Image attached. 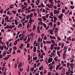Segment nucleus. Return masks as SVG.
<instances>
[{
    "mask_svg": "<svg viewBox=\"0 0 75 75\" xmlns=\"http://www.w3.org/2000/svg\"><path fill=\"white\" fill-rule=\"evenodd\" d=\"M48 63H50V62L52 61V58L51 57H49V59L47 60Z\"/></svg>",
    "mask_w": 75,
    "mask_h": 75,
    "instance_id": "1",
    "label": "nucleus"
},
{
    "mask_svg": "<svg viewBox=\"0 0 75 75\" xmlns=\"http://www.w3.org/2000/svg\"><path fill=\"white\" fill-rule=\"evenodd\" d=\"M63 16H61V15H59L58 18L59 19L60 18V20H62V18Z\"/></svg>",
    "mask_w": 75,
    "mask_h": 75,
    "instance_id": "2",
    "label": "nucleus"
},
{
    "mask_svg": "<svg viewBox=\"0 0 75 75\" xmlns=\"http://www.w3.org/2000/svg\"><path fill=\"white\" fill-rule=\"evenodd\" d=\"M4 47V45H3L2 46H0V49L2 51H3Z\"/></svg>",
    "mask_w": 75,
    "mask_h": 75,
    "instance_id": "3",
    "label": "nucleus"
},
{
    "mask_svg": "<svg viewBox=\"0 0 75 75\" xmlns=\"http://www.w3.org/2000/svg\"><path fill=\"white\" fill-rule=\"evenodd\" d=\"M33 52H36V50H37V47H33Z\"/></svg>",
    "mask_w": 75,
    "mask_h": 75,
    "instance_id": "4",
    "label": "nucleus"
},
{
    "mask_svg": "<svg viewBox=\"0 0 75 75\" xmlns=\"http://www.w3.org/2000/svg\"><path fill=\"white\" fill-rule=\"evenodd\" d=\"M33 13H31L30 15H29V17L30 18V17H33Z\"/></svg>",
    "mask_w": 75,
    "mask_h": 75,
    "instance_id": "5",
    "label": "nucleus"
},
{
    "mask_svg": "<svg viewBox=\"0 0 75 75\" xmlns=\"http://www.w3.org/2000/svg\"><path fill=\"white\" fill-rule=\"evenodd\" d=\"M57 55H58L59 57H61V55L60 54V53H59V52H58V51H57Z\"/></svg>",
    "mask_w": 75,
    "mask_h": 75,
    "instance_id": "6",
    "label": "nucleus"
},
{
    "mask_svg": "<svg viewBox=\"0 0 75 75\" xmlns=\"http://www.w3.org/2000/svg\"><path fill=\"white\" fill-rule=\"evenodd\" d=\"M6 70L7 69H5L4 70V75H6Z\"/></svg>",
    "mask_w": 75,
    "mask_h": 75,
    "instance_id": "7",
    "label": "nucleus"
},
{
    "mask_svg": "<svg viewBox=\"0 0 75 75\" xmlns=\"http://www.w3.org/2000/svg\"><path fill=\"white\" fill-rule=\"evenodd\" d=\"M12 13H13L14 14H16L17 13V11H12Z\"/></svg>",
    "mask_w": 75,
    "mask_h": 75,
    "instance_id": "8",
    "label": "nucleus"
},
{
    "mask_svg": "<svg viewBox=\"0 0 75 75\" xmlns=\"http://www.w3.org/2000/svg\"><path fill=\"white\" fill-rule=\"evenodd\" d=\"M42 67L43 68V66H42H42H41L39 68V70H40V71L41 70V69H42Z\"/></svg>",
    "mask_w": 75,
    "mask_h": 75,
    "instance_id": "9",
    "label": "nucleus"
},
{
    "mask_svg": "<svg viewBox=\"0 0 75 75\" xmlns=\"http://www.w3.org/2000/svg\"><path fill=\"white\" fill-rule=\"evenodd\" d=\"M70 7L71 8V9H73L75 8V6H70Z\"/></svg>",
    "mask_w": 75,
    "mask_h": 75,
    "instance_id": "10",
    "label": "nucleus"
},
{
    "mask_svg": "<svg viewBox=\"0 0 75 75\" xmlns=\"http://www.w3.org/2000/svg\"><path fill=\"white\" fill-rule=\"evenodd\" d=\"M42 18L43 19V21H45V20H46V18H45V17L42 16Z\"/></svg>",
    "mask_w": 75,
    "mask_h": 75,
    "instance_id": "11",
    "label": "nucleus"
},
{
    "mask_svg": "<svg viewBox=\"0 0 75 75\" xmlns=\"http://www.w3.org/2000/svg\"><path fill=\"white\" fill-rule=\"evenodd\" d=\"M59 65H57L56 66V70H58V69H59Z\"/></svg>",
    "mask_w": 75,
    "mask_h": 75,
    "instance_id": "12",
    "label": "nucleus"
},
{
    "mask_svg": "<svg viewBox=\"0 0 75 75\" xmlns=\"http://www.w3.org/2000/svg\"><path fill=\"white\" fill-rule=\"evenodd\" d=\"M58 13V11H57V10H55V11L54 12V14H55Z\"/></svg>",
    "mask_w": 75,
    "mask_h": 75,
    "instance_id": "13",
    "label": "nucleus"
},
{
    "mask_svg": "<svg viewBox=\"0 0 75 75\" xmlns=\"http://www.w3.org/2000/svg\"><path fill=\"white\" fill-rule=\"evenodd\" d=\"M46 42L47 44H51V41H46Z\"/></svg>",
    "mask_w": 75,
    "mask_h": 75,
    "instance_id": "14",
    "label": "nucleus"
},
{
    "mask_svg": "<svg viewBox=\"0 0 75 75\" xmlns=\"http://www.w3.org/2000/svg\"><path fill=\"white\" fill-rule=\"evenodd\" d=\"M37 57H35L34 58H33V60H37Z\"/></svg>",
    "mask_w": 75,
    "mask_h": 75,
    "instance_id": "15",
    "label": "nucleus"
},
{
    "mask_svg": "<svg viewBox=\"0 0 75 75\" xmlns=\"http://www.w3.org/2000/svg\"><path fill=\"white\" fill-rule=\"evenodd\" d=\"M53 66H51L49 68V69H52L53 68Z\"/></svg>",
    "mask_w": 75,
    "mask_h": 75,
    "instance_id": "16",
    "label": "nucleus"
},
{
    "mask_svg": "<svg viewBox=\"0 0 75 75\" xmlns=\"http://www.w3.org/2000/svg\"><path fill=\"white\" fill-rule=\"evenodd\" d=\"M43 25H44V27H45V28H47V25H46V24H45V23H43Z\"/></svg>",
    "mask_w": 75,
    "mask_h": 75,
    "instance_id": "17",
    "label": "nucleus"
},
{
    "mask_svg": "<svg viewBox=\"0 0 75 75\" xmlns=\"http://www.w3.org/2000/svg\"><path fill=\"white\" fill-rule=\"evenodd\" d=\"M15 23L16 25H17L18 24V22H17L16 20H15Z\"/></svg>",
    "mask_w": 75,
    "mask_h": 75,
    "instance_id": "18",
    "label": "nucleus"
},
{
    "mask_svg": "<svg viewBox=\"0 0 75 75\" xmlns=\"http://www.w3.org/2000/svg\"><path fill=\"white\" fill-rule=\"evenodd\" d=\"M4 10H3V9H1V10L0 11V13H3Z\"/></svg>",
    "mask_w": 75,
    "mask_h": 75,
    "instance_id": "19",
    "label": "nucleus"
},
{
    "mask_svg": "<svg viewBox=\"0 0 75 75\" xmlns=\"http://www.w3.org/2000/svg\"><path fill=\"white\" fill-rule=\"evenodd\" d=\"M51 41L53 44H54L55 43V42L54 41V40H51Z\"/></svg>",
    "mask_w": 75,
    "mask_h": 75,
    "instance_id": "20",
    "label": "nucleus"
},
{
    "mask_svg": "<svg viewBox=\"0 0 75 75\" xmlns=\"http://www.w3.org/2000/svg\"><path fill=\"white\" fill-rule=\"evenodd\" d=\"M24 46V44H21V46L20 47V48H22V46Z\"/></svg>",
    "mask_w": 75,
    "mask_h": 75,
    "instance_id": "21",
    "label": "nucleus"
},
{
    "mask_svg": "<svg viewBox=\"0 0 75 75\" xmlns=\"http://www.w3.org/2000/svg\"><path fill=\"white\" fill-rule=\"evenodd\" d=\"M9 26L7 25L6 27H4V28L5 29H7V28H8Z\"/></svg>",
    "mask_w": 75,
    "mask_h": 75,
    "instance_id": "22",
    "label": "nucleus"
},
{
    "mask_svg": "<svg viewBox=\"0 0 75 75\" xmlns=\"http://www.w3.org/2000/svg\"><path fill=\"white\" fill-rule=\"evenodd\" d=\"M64 48L65 50H67V48H68V47L67 46H64Z\"/></svg>",
    "mask_w": 75,
    "mask_h": 75,
    "instance_id": "23",
    "label": "nucleus"
},
{
    "mask_svg": "<svg viewBox=\"0 0 75 75\" xmlns=\"http://www.w3.org/2000/svg\"><path fill=\"white\" fill-rule=\"evenodd\" d=\"M17 44V40H16L15 42L14 43V44L16 45Z\"/></svg>",
    "mask_w": 75,
    "mask_h": 75,
    "instance_id": "24",
    "label": "nucleus"
},
{
    "mask_svg": "<svg viewBox=\"0 0 75 75\" xmlns=\"http://www.w3.org/2000/svg\"><path fill=\"white\" fill-rule=\"evenodd\" d=\"M57 40H59V41H61V38H60L58 36L57 37Z\"/></svg>",
    "mask_w": 75,
    "mask_h": 75,
    "instance_id": "25",
    "label": "nucleus"
},
{
    "mask_svg": "<svg viewBox=\"0 0 75 75\" xmlns=\"http://www.w3.org/2000/svg\"><path fill=\"white\" fill-rule=\"evenodd\" d=\"M62 68H63V67H59V70L61 71V69H62Z\"/></svg>",
    "mask_w": 75,
    "mask_h": 75,
    "instance_id": "26",
    "label": "nucleus"
},
{
    "mask_svg": "<svg viewBox=\"0 0 75 75\" xmlns=\"http://www.w3.org/2000/svg\"><path fill=\"white\" fill-rule=\"evenodd\" d=\"M57 17H55L54 18V21H57Z\"/></svg>",
    "mask_w": 75,
    "mask_h": 75,
    "instance_id": "27",
    "label": "nucleus"
},
{
    "mask_svg": "<svg viewBox=\"0 0 75 75\" xmlns=\"http://www.w3.org/2000/svg\"><path fill=\"white\" fill-rule=\"evenodd\" d=\"M65 9H63L62 10V13H64V12H65Z\"/></svg>",
    "mask_w": 75,
    "mask_h": 75,
    "instance_id": "28",
    "label": "nucleus"
},
{
    "mask_svg": "<svg viewBox=\"0 0 75 75\" xmlns=\"http://www.w3.org/2000/svg\"><path fill=\"white\" fill-rule=\"evenodd\" d=\"M13 50H17V47L16 46H14L13 47Z\"/></svg>",
    "mask_w": 75,
    "mask_h": 75,
    "instance_id": "29",
    "label": "nucleus"
},
{
    "mask_svg": "<svg viewBox=\"0 0 75 75\" xmlns=\"http://www.w3.org/2000/svg\"><path fill=\"white\" fill-rule=\"evenodd\" d=\"M37 52L38 53V54L39 53V52H41V51L39 50H37Z\"/></svg>",
    "mask_w": 75,
    "mask_h": 75,
    "instance_id": "30",
    "label": "nucleus"
},
{
    "mask_svg": "<svg viewBox=\"0 0 75 75\" xmlns=\"http://www.w3.org/2000/svg\"><path fill=\"white\" fill-rule=\"evenodd\" d=\"M34 17H35V16H37V13H36L34 12Z\"/></svg>",
    "mask_w": 75,
    "mask_h": 75,
    "instance_id": "31",
    "label": "nucleus"
},
{
    "mask_svg": "<svg viewBox=\"0 0 75 75\" xmlns=\"http://www.w3.org/2000/svg\"><path fill=\"white\" fill-rule=\"evenodd\" d=\"M41 40V38H38V42H40V40Z\"/></svg>",
    "mask_w": 75,
    "mask_h": 75,
    "instance_id": "32",
    "label": "nucleus"
},
{
    "mask_svg": "<svg viewBox=\"0 0 75 75\" xmlns=\"http://www.w3.org/2000/svg\"><path fill=\"white\" fill-rule=\"evenodd\" d=\"M53 13H52V12H50V15L51 16H52V17H53V14H52Z\"/></svg>",
    "mask_w": 75,
    "mask_h": 75,
    "instance_id": "33",
    "label": "nucleus"
},
{
    "mask_svg": "<svg viewBox=\"0 0 75 75\" xmlns=\"http://www.w3.org/2000/svg\"><path fill=\"white\" fill-rule=\"evenodd\" d=\"M11 20H8H8L6 21L7 22H11Z\"/></svg>",
    "mask_w": 75,
    "mask_h": 75,
    "instance_id": "34",
    "label": "nucleus"
},
{
    "mask_svg": "<svg viewBox=\"0 0 75 75\" xmlns=\"http://www.w3.org/2000/svg\"><path fill=\"white\" fill-rule=\"evenodd\" d=\"M34 67L35 68H36V67H37V64H36V63H35L34 64Z\"/></svg>",
    "mask_w": 75,
    "mask_h": 75,
    "instance_id": "35",
    "label": "nucleus"
},
{
    "mask_svg": "<svg viewBox=\"0 0 75 75\" xmlns=\"http://www.w3.org/2000/svg\"><path fill=\"white\" fill-rule=\"evenodd\" d=\"M71 65V63H67V66H69V65Z\"/></svg>",
    "mask_w": 75,
    "mask_h": 75,
    "instance_id": "36",
    "label": "nucleus"
},
{
    "mask_svg": "<svg viewBox=\"0 0 75 75\" xmlns=\"http://www.w3.org/2000/svg\"><path fill=\"white\" fill-rule=\"evenodd\" d=\"M66 43H67V44H69V41L67 40L66 41Z\"/></svg>",
    "mask_w": 75,
    "mask_h": 75,
    "instance_id": "37",
    "label": "nucleus"
},
{
    "mask_svg": "<svg viewBox=\"0 0 75 75\" xmlns=\"http://www.w3.org/2000/svg\"><path fill=\"white\" fill-rule=\"evenodd\" d=\"M11 54H10V55H7V57H8V58H9V57H11Z\"/></svg>",
    "mask_w": 75,
    "mask_h": 75,
    "instance_id": "38",
    "label": "nucleus"
},
{
    "mask_svg": "<svg viewBox=\"0 0 75 75\" xmlns=\"http://www.w3.org/2000/svg\"><path fill=\"white\" fill-rule=\"evenodd\" d=\"M34 69V67L32 68L31 70V72H33Z\"/></svg>",
    "mask_w": 75,
    "mask_h": 75,
    "instance_id": "39",
    "label": "nucleus"
},
{
    "mask_svg": "<svg viewBox=\"0 0 75 75\" xmlns=\"http://www.w3.org/2000/svg\"><path fill=\"white\" fill-rule=\"evenodd\" d=\"M0 58H3V54H1L0 55Z\"/></svg>",
    "mask_w": 75,
    "mask_h": 75,
    "instance_id": "40",
    "label": "nucleus"
},
{
    "mask_svg": "<svg viewBox=\"0 0 75 75\" xmlns=\"http://www.w3.org/2000/svg\"><path fill=\"white\" fill-rule=\"evenodd\" d=\"M52 25V22H51L49 24V25Z\"/></svg>",
    "mask_w": 75,
    "mask_h": 75,
    "instance_id": "41",
    "label": "nucleus"
},
{
    "mask_svg": "<svg viewBox=\"0 0 75 75\" xmlns=\"http://www.w3.org/2000/svg\"><path fill=\"white\" fill-rule=\"evenodd\" d=\"M74 61V59H72L70 61V62H71V63H72Z\"/></svg>",
    "mask_w": 75,
    "mask_h": 75,
    "instance_id": "42",
    "label": "nucleus"
},
{
    "mask_svg": "<svg viewBox=\"0 0 75 75\" xmlns=\"http://www.w3.org/2000/svg\"><path fill=\"white\" fill-rule=\"evenodd\" d=\"M72 11H71L69 13V16H70V15H71V14L72 15Z\"/></svg>",
    "mask_w": 75,
    "mask_h": 75,
    "instance_id": "43",
    "label": "nucleus"
},
{
    "mask_svg": "<svg viewBox=\"0 0 75 75\" xmlns=\"http://www.w3.org/2000/svg\"><path fill=\"white\" fill-rule=\"evenodd\" d=\"M54 60L55 61H57L58 59H57L56 57H55L54 59Z\"/></svg>",
    "mask_w": 75,
    "mask_h": 75,
    "instance_id": "44",
    "label": "nucleus"
},
{
    "mask_svg": "<svg viewBox=\"0 0 75 75\" xmlns=\"http://www.w3.org/2000/svg\"><path fill=\"white\" fill-rule=\"evenodd\" d=\"M38 20L39 21H42V18H40H40H39L38 19Z\"/></svg>",
    "mask_w": 75,
    "mask_h": 75,
    "instance_id": "45",
    "label": "nucleus"
},
{
    "mask_svg": "<svg viewBox=\"0 0 75 75\" xmlns=\"http://www.w3.org/2000/svg\"><path fill=\"white\" fill-rule=\"evenodd\" d=\"M57 25H60V22H57Z\"/></svg>",
    "mask_w": 75,
    "mask_h": 75,
    "instance_id": "46",
    "label": "nucleus"
},
{
    "mask_svg": "<svg viewBox=\"0 0 75 75\" xmlns=\"http://www.w3.org/2000/svg\"><path fill=\"white\" fill-rule=\"evenodd\" d=\"M70 38H71V37H69L67 38V40H69Z\"/></svg>",
    "mask_w": 75,
    "mask_h": 75,
    "instance_id": "47",
    "label": "nucleus"
},
{
    "mask_svg": "<svg viewBox=\"0 0 75 75\" xmlns=\"http://www.w3.org/2000/svg\"><path fill=\"white\" fill-rule=\"evenodd\" d=\"M42 44H43V43L42 42L40 44V47L42 48Z\"/></svg>",
    "mask_w": 75,
    "mask_h": 75,
    "instance_id": "48",
    "label": "nucleus"
},
{
    "mask_svg": "<svg viewBox=\"0 0 75 75\" xmlns=\"http://www.w3.org/2000/svg\"><path fill=\"white\" fill-rule=\"evenodd\" d=\"M29 15L26 16V18L27 20H28V18H29Z\"/></svg>",
    "mask_w": 75,
    "mask_h": 75,
    "instance_id": "49",
    "label": "nucleus"
},
{
    "mask_svg": "<svg viewBox=\"0 0 75 75\" xmlns=\"http://www.w3.org/2000/svg\"><path fill=\"white\" fill-rule=\"evenodd\" d=\"M41 64L40 63H38L37 64V67H38V66H40V65Z\"/></svg>",
    "mask_w": 75,
    "mask_h": 75,
    "instance_id": "50",
    "label": "nucleus"
},
{
    "mask_svg": "<svg viewBox=\"0 0 75 75\" xmlns=\"http://www.w3.org/2000/svg\"><path fill=\"white\" fill-rule=\"evenodd\" d=\"M50 28V26H47V27L46 28V30H48V28Z\"/></svg>",
    "mask_w": 75,
    "mask_h": 75,
    "instance_id": "51",
    "label": "nucleus"
},
{
    "mask_svg": "<svg viewBox=\"0 0 75 75\" xmlns=\"http://www.w3.org/2000/svg\"><path fill=\"white\" fill-rule=\"evenodd\" d=\"M40 58H41V59H42V58H43V55H41L40 56Z\"/></svg>",
    "mask_w": 75,
    "mask_h": 75,
    "instance_id": "52",
    "label": "nucleus"
},
{
    "mask_svg": "<svg viewBox=\"0 0 75 75\" xmlns=\"http://www.w3.org/2000/svg\"><path fill=\"white\" fill-rule=\"evenodd\" d=\"M72 41H75V38H72Z\"/></svg>",
    "mask_w": 75,
    "mask_h": 75,
    "instance_id": "53",
    "label": "nucleus"
},
{
    "mask_svg": "<svg viewBox=\"0 0 75 75\" xmlns=\"http://www.w3.org/2000/svg\"><path fill=\"white\" fill-rule=\"evenodd\" d=\"M24 5H26V6H27L28 5V4L27 3H26V2H25L24 3Z\"/></svg>",
    "mask_w": 75,
    "mask_h": 75,
    "instance_id": "54",
    "label": "nucleus"
},
{
    "mask_svg": "<svg viewBox=\"0 0 75 75\" xmlns=\"http://www.w3.org/2000/svg\"><path fill=\"white\" fill-rule=\"evenodd\" d=\"M6 52H4L3 53V57H4V55H6Z\"/></svg>",
    "mask_w": 75,
    "mask_h": 75,
    "instance_id": "55",
    "label": "nucleus"
},
{
    "mask_svg": "<svg viewBox=\"0 0 75 75\" xmlns=\"http://www.w3.org/2000/svg\"><path fill=\"white\" fill-rule=\"evenodd\" d=\"M54 9H57V7L56 6H54Z\"/></svg>",
    "mask_w": 75,
    "mask_h": 75,
    "instance_id": "56",
    "label": "nucleus"
},
{
    "mask_svg": "<svg viewBox=\"0 0 75 75\" xmlns=\"http://www.w3.org/2000/svg\"><path fill=\"white\" fill-rule=\"evenodd\" d=\"M41 5L42 7H44L45 6H44V4H43V3H41Z\"/></svg>",
    "mask_w": 75,
    "mask_h": 75,
    "instance_id": "57",
    "label": "nucleus"
},
{
    "mask_svg": "<svg viewBox=\"0 0 75 75\" xmlns=\"http://www.w3.org/2000/svg\"><path fill=\"white\" fill-rule=\"evenodd\" d=\"M44 74V73H43V72H42V71H40V74H41V75H42V74Z\"/></svg>",
    "mask_w": 75,
    "mask_h": 75,
    "instance_id": "58",
    "label": "nucleus"
},
{
    "mask_svg": "<svg viewBox=\"0 0 75 75\" xmlns=\"http://www.w3.org/2000/svg\"><path fill=\"white\" fill-rule=\"evenodd\" d=\"M17 67V64H15V68H16Z\"/></svg>",
    "mask_w": 75,
    "mask_h": 75,
    "instance_id": "59",
    "label": "nucleus"
},
{
    "mask_svg": "<svg viewBox=\"0 0 75 75\" xmlns=\"http://www.w3.org/2000/svg\"><path fill=\"white\" fill-rule=\"evenodd\" d=\"M54 47V45H52L50 46V48H53Z\"/></svg>",
    "mask_w": 75,
    "mask_h": 75,
    "instance_id": "60",
    "label": "nucleus"
},
{
    "mask_svg": "<svg viewBox=\"0 0 75 75\" xmlns=\"http://www.w3.org/2000/svg\"><path fill=\"white\" fill-rule=\"evenodd\" d=\"M21 27H22V24L21 23H20L19 25Z\"/></svg>",
    "mask_w": 75,
    "mask_h": 75,
    "instance_id": "61",
    "label": "nucleus"
},
{
    "mask_svg": "<svg viewBox=\"0 0 75 75\" xmlns=\"http://www.w3.org/2000/svg\"><path fill=\"white\" fill-rule=\"evenodd\" d=\"M67 66V65L65 64H63V67H66Z\"/></svg>",
    "mask_w": 75,
    "mask_h": 75,
    "instance_id": "62",
    "label": "nucleus"
},
{
    "mask_svg": "<svg viewBox=\"0 0 75 75\" xmlns=\"http://www.w3.org/2000/svg\"><path fill=\"white\" fill-rule=\"evenodd\" d=\"M37 30H40V26H38Z\"/></svg>",
    "mask_w": 75,
    "mask_h": 75,
    "instance_id": "63",
    "label": "nucleus"
},
{
    "mask_svg": "<svg viewBox=\"0 0 75 75\" xmlns=\"http://www.w3.org/2000/svg\"><path fill=\"white\" fill-rule=\"evenodd\" d=\"M51 55H52V56H54V53H53L52 52V53H51Z\"/></svg>",
    "mask_w": 75,
    "mask_h": 75,
    "instance_id": "64",
    "label": "nucleus"
}]
</instances>
